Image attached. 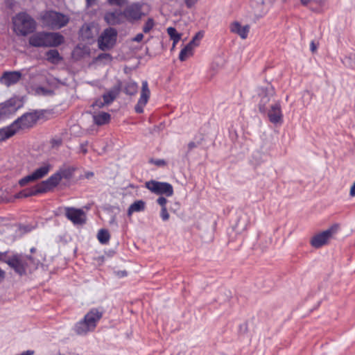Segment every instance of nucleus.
I'll list each match as a JSON object with an SVG mask.
<instances>
[{
  "instance_id": "nucleus-14",
  "label": "nucleus",
  "mask_w": 355,
  "mask_h": 355,
  "mask_svg": "<svg viewBox=\"0 0 355 355\" xmlns=\"http://www.w3.org/2000/svg\"><path fill=\"white\" fill-rule=\"evenodd\" d=\"M150 96V91L148 87V84L146 80L142 82L141 90L140 92V97L135 107V110L137 113H142L144 112V107Z\"/></svg>"
},
{
  "instance_id": "nucleus-27",
  "label": "nucleus",
  "mask_w": 355,
  "mask_h": 355,
  "mask_svg": "<svg viewBox=\"0 0 355 355\" xmlns=\"http://www.w3.org/2000/svg\"><path fill=\"white\" fill-rule=\"evenodd\" d=\"M167 33L170 36L171 39L173 40V48L174 49L176 44L181 39V34L178 33L176 31V29L173 27H168L167 28Z\"/></svg>"
},
{
  "instance_id": "nucleus-54",
  "label": "nucleus",
  "mask_w": 355,
  "mask_h": 355,
  "mask_svg": "<svg viewBox=\"0 0 355 355\" xmlns=\"http://www.w3.org/2000/svg\"><path fill=\"white\" fill-rule=\"evenodd\" d=\"M90 175H92V173L88 174V175H87V178H89V176H90Z\"/></svg>"
},
{
  "instance_id": "nucleus-1",
  "label": "nucleus",
  "mask_w": 355,
  "mask_h": 355,
  "mask_svg": "<svg viewBox=\"0 0 355 355\" xmlns=\"http://www.w3.org/2000/svg\"><path fill=\"white\" fill-rule=\"evenodd\" d=\"M102 315V312L98 309H92L85 315L83 320L75 324L74 331L78 335H86L89 332L93 331Z\"/></svg>"
},
{
  "instance_id": "nucleus-6",
  "label": "nucleus",
  "mask_w": 355,
  "mask_h": 355,
  "mask_svg": "<svg viewBox=\"0 0 355 355\" xmlns=\"http://www.w3.org/2000/svg\"><path fill=\"white\" fill-rule=\"evenodd\" d=\"M6 262L16 273L21 276L26 274L28 267L31 265L35 266L38 264L39 261H35L31 256L16 254L10 257Z\"/></svg>"
},
{
  "instance_id": "nucleus-29",
  "label": "nucleus",
  "mask_w": 355,
  "mask_h": 355,
  "mask_svg": "<svg viewBox=\"0 0 355 355\" xmlns=\"http://www.w3.org/2000/svg\"><path fill=\"white\" fill-rule=\"evenodd\" d=\"M97 239L101 244H107L110 239V234L107 230L101 229L97 234Z\"/></svg>"
},
{
  "instance_id": "nucleus-16",
  "label": "nucleus",
  "mask_w": 355,
  "mask_h": 355,
  "mask_svg": "<svg viewBox=\"0 0 355 355\" xmlns=\"http://www.w3.org/2000/svg\"><path fill=\"white\" fill-rule=\"evenodd\" d=\"M104 19L110 25H118L123 24L125 20L123 17V11L114 10L105 14Z\"/></svg>"
},
{
  "instance_id": "nucleus-2",
  "label": "nucleus",
  "mask_w": 355,
  "mask_h": 355,
  "mask_svg": "<svg viewBox=\"0 0 355 355\" xmlns=\"http://www.w3.org/2000/svg\"><path fill=\"white\" fill-rule=\"evenodd\" d=\"M13 31L18 35L26 36L36 28L35 21L27 13L20 12L12 18Z\"/></svg>"
},
{
  "instance_id": "nucleus-38",
  "label": "nucleus",
  "mask_w": 355,
  "mask_h": 355,
  "mask_svg": "<svg viewBox=\"0 0 355 355\" xmlns=\"http://www.w3.org/2000/svg\"><path fill=\"white\" fill-rule=\"evenodd\" d=\"M203 36L204 34L202 32H198L195 35V36L193 38H194V40H196L200 43V41L203 37Z\"/></svg>"
},
{
  "instance_id": "nucleus-53",
  "label": "nucleus",
  "mask_w": 355,
  "mask_h": 355,
  "mask_svg": "<svg viewBox=\"0 0 355 355\" xmlns=\"http://www.w3.org/2000/svg\"><path fill=\"white\" fill-rule=\"evenodd\" d=\"M90 175H92V173L88 174V175H87V178H89V176H90Z\"/></svg>"
},
{
  "instance_id": "nucleus-17",
  "label": "nucleus",
  "mask_w": 355,
  "mask_h": 355,
  "mask_svg": "<svg viewBox=\"0 0 355 355\" xmlns=\"http://www.w3.org/2000/svg\"><path fill=\"white\" fill-rule=\"evenodd\" d=\"M21 78V73L19 71H7L3 73L0 78L1 84L8 87L17 83Z\"/></svg>"
},
{
  "instance_id": "nucleus-8",
  "label": "nucleus",
  "mask_w": 355,
  "mask_h": 355,
  "mask_svg": "<svg viewBox=\"0 0 355 355\" xmlns=\"http://www.w3.org/2000/svg\"><path fill=\"white\" fill-rule=\"evenodd\" d=\"M22 106V101L17 97H12L0 103V122L14 114Z\"/></svg>"
},
{
  "instance_id": "nucleus-55",
  "label": "nucleus",
  "mask_w": 355,
  "mask_h": 355,
  "mask_svg": "<svg viewBox=\"0 0 355 355\" xmlns=\"http://www.w3.org/2000/svg\"><path fill=\"white\" fill-rule=\"evenodd\" d=\"M260 1H261V4H263V0H261Z\"/></svg>"
},
{
  "instance_id": "nucleus-41",
  "label": "nucleus",
  "mask_w": 355,
  "mask_h": 355,
  "mask_svg": "<svg viewBox=\"0 0 355 355\" xmlns=\"http://www.w3.org/2000/svg\"><path fill=\"white\" fill-rule=\"evenodd\" d=\"M349 194L352 197L355 196V181L354 183L351 187Z\"/></svg>"
},
{
  "instance_id": "nucleus-3",
  "label": "nucleus",
  "mask_w": 355,
  "mask_h": 355,
  "mask_svg": "<svg viewBox=\"0 0 355 355\" xmlns=\"http://www.w3.org/2000/svg\"><path fill=\"white\" fill-rule=\"evenodd\" d=\"M62 178L60 172L53 174L46 180L42 182L40 184L36 185L34 188L28 191H22L17 194L16 198H23L31 196H35L38 193H45L53 187L57 186Z\"/></svg>"
},
{
  "instance_id": "nucleus-31",
  "label": "nucleus",
  "mask_w": 355,
  "mask_h": 355,
  "mask_svg": "<svg viewBox=\"0 0 355 355\" xmlns=\"http://www.w3.org/2000/svg\"><path fill=\"white\" fill-rule=\"evenodd\" d=\"M154 25V20L152 18H148L143 27V31L146 33H149L153 29Z\"/></svg>"
},
{
  "instance_id": "nucleus-48",
  "label": "nucleus",
  "mask_w": 355,
  "mask_h": 355,
  "mask_svg": "<svg viewBox=\"0 0 355 355\" xmlns=\"http://www.w3.org/2000/svg\"><path fill=\"white\" fill-rule=\"evenodd\" d=\"M88 5H92L95 0H86Z\"/></svg>"
},
{
  "instance_id": "nucleus-51",
  "label": "nucleus",
  "mask_w": 355,
  "mask_h": 355,
  "mask_svg": "<svg viewBox=\"0 0 355 355\" xmlns=\"http://www.w3.org/2000/svg\"><path fill=\"white\" fill-rule=\"evenodd\" d=\"M38 90H41L42 92L44 93V89L43 88H39Z\"/></svg>"
},
{
  "instance_id": "nucleus-10",
  "label": "nucleus",
  "mask_w": 355,
  "mask_h": 355,
  "mask_svg": "<svg viewBox=\"0 0 355 355\" xmlns=\"http://www.w3.org/2000/svg\"><path fill=\"white\" fill-rule=\"evenodd\" d=\"M51 168V165L49 163H44L41 166L35 169L32 173L21 178L19 181L21 187H24L31 182H35L46 176Z\"/></svg>"
},
{
  "instance_id": "nucleus-15",
  "label": "nucleus",
  "mask_w": 355,
  "mask_h": 355,
  "mask_svg": "<svg viewBox=\"0 0 355 355\" xmlns=\"http://www.w3.org/2000/svg\"><path fill=\"white\" fill-rule=\"evenodd\" d=\"M250 30V25H242L239 21H234L230 24V32L239 35L243 40H245L248 37Z\"/></svg>"
},
{
  "instance_id": "nucleus-52",
  "label": "nucleus",
  "mask_w": 355,
  "mask_h": 355,
  "mask_svg": "<svg viewBox=\"0 0 355 355\" xmlns=\"http://www.w3.org/2000/svg\"><path fill=\"white\" fill-rule=\"evenodd\" d=\"M90 175H92V173L88 174V175H87V178H89V176H90Z\"/></svg>"
},
{
  "instance_id": "nucleus-4",
  "label": "nucleus",
  "mask_w": 355,
  "mask_h": 355,
  "mask_svg": "<svg viewBox=\"0 0 355 355\" xmlns=\"http://www.w3.org/2000/svg\"><path fill=\"white\" fill-rule=\"evenodd\" d=\"M149 6L144 2H134L128 4L123 10V17L129 23L134 24L148 15Z\"/></svg>"
},
{
  "instance_id": "nucleus-18",
  "label": "nucleus",
  "mask_w": 355,
  "mask_h": 355,
  "mask_svg": "<svg viewBox=\"0 0 355 355\" xmlns=\"http://www.w3.org/2000/svg\"><path fill=\"white\" fill-rule=\"evenodd\" d=\"M29 44L35 47H46V32H37L32 35L28 40Z\"/></svg>"
},
{
  "instance_id": "nucleus-50",
  "label": "nucleus",
  "mask_w": 355,
  "mask_h": 355,
  "mask_svg": "<svg viewBox=\"0 0 355 355\" xmlns=\"http://www.w3.org/2000/svg\"><path fill=\"white\" fill-rule=\"evenodd\" d=\"M35 251V248H32L31 249V252H34Z\"/></svg>"
},
{
  "instance_id": "nucleus-42",
  "label": "nucleus",
  "mask_w": 355,
  "mask_h": 355,
  "mask_svg": "<svg viewBox=\"0 0 355 355\" xmlns=\"http://www.w3.org/2000/svg\"><path fill=\"white\" fill-rule=\"evenodd\" d=\"M196 146H197L196 144L193 141H191L188 144L189 150H192L193 148H196Z\"/></svg>"
},
{
  "instance_id": "nucleus-9",
  "label": "nucleus",
  "mask_w": 355,
  "mask_h": 355,
  "mask_svg": "<svg viewBox=\"0 0 355 355\" xmlns=\"http://www.w3.org/2000/svg\"><path fill=\"white\" fill-rule=\"evenodd\" d=\"M117 31L113 28L105 29L98 39V48L107 51L114 47L116 42Z\"/></svg>"
},
{
  "instance_id": "nucleus-44",
  "label": "nucleus",
  "mask_w": 355,
  "mask_h": 355,
  "mask_svg": "<svg viewBox=\"0 0 355 355\" xmlns=\"http://www.w3.org/2000/svg\"><path fill=\"white\" fill-rule=\"evenodd\" d=\"M4 277L5 272L0 268V282L4 279Z\"/></svg>"
},
{
  "instance_id": "nucleus-49",
  "label": "nucleus",
  "mask_w": 355,
  "mask_h": 355,
  "mask_svg": "<svg viewBox=\"0 0 355 355\" xmlns=\"http://www.w3.org/2000/svg\"><path fill=\"white\" fill-rule=\"evenodd\" d=\"M126 275V272L125 271L121 272V276Z\"/></svg>"
},
{
  "instance_id": "nucleus-32",
  "label": "nucleus",
  "mask_w": 355,
  "mask_h": 355,
  "mask_svg": "<svg viewBox=\"0 0 355 355\" xmlns=\"http://www.w3.org/2000/svg\"><path fill=\"white\" fill-rule=\"evenodd\" d=\"M112 59V58L109 53H101L97 57V60L104 62L105 63H110Z\"/></svg>"
},
{
  "instance_id": "nucleus-26",
  "label": "nucleus",
  "mask_w": 355,
  "mask_h": 355,
  "mask_svg": "<svg viewBox=\"0 0 355 355\" xmlns=\"http://www.w3.org/2000/svg\"><path fill=\"white\" fill-rule=\"evenodd\" d=\"M138 90V85L137 83L130 80L127 82L124 86V92L128 95H135Z\"/></svg>"
},
{
  "instance_id": "nucleus-37",
  "label": "nucleus",
  "mask_w": 355,
  "mask_h": 355,
  "mask_svg": "<svg viewBox=\"0 0 355 355\" xmlns=\"http://www.w3.org/2000/svg\"><path fill=\"white\" fill-rule=\"evenodd\" d=\"M199 44L200 43L198 41L194 40V38H192L190 42H189L187 45L194 49L196 47L199 46Z\"/></svg>"
},
{
  "instance_id": "nucleus-45",
  "label": "nucleus",
  "mask_w": 355,
  "mask_h": 355,
  "mask_svg": "<svg viewBox=\"0 0 355 355\" xmlns=\"http://www.w3.org/2000/svg\"><path fill=\"white\" fill-rule=\"evenodd\" d=\"M300 2L302 5L307 6L311 2V0H300Z\"/></svg>"
},
{
  "instance_id": "nucleus-23",
  "label": "nucleus",
  "mask_w": 355,
  "mask_h": 355,
  "mask_svg": "<svg viewBox=\"0 0 355 355\" xmlns=\"http://www.w3.org/2000/svg\"><path fill=\"white\" fill-rule=\"evenodd\" d=\"M146 208V202L142 200H139L130 205L128 209V215L131 216L135 212L142 211Z\"/></svg>"
},
{
  "instance_id": "nucleus-20",
  "label": "nucleus",
  "mask_w": 355,
  "mask_h": 355,
  "mask_svg": "<svg viewBox=\"0 0 355 355\" xmlns=\"http://www.w3.org/2000/svg\"><path fill=\"white\" fill-rule=\"evenodd\" d=\"M64 37L59 33L46 32V47L58 46L64 42Z\"/></svg>"
},
{
  "instance_id": "nucleus-25",
  "label": "nucleus",
  "mask_w": 355,
  "mask_h": 355,
  "mask_svg": "<svg viewBox=\"0 0 355 355\" xmlns=\"http://www.w3.org/2000/svg\"><path fill=\"white\" fill-rule=\"evenodd\" d=\"M46 55L47 60L53 64L58 63L62 60L59 52L55 49L49 50Z\"/></svg>"
},
{
  "instance_id": "nucleus-36",
  "label": "nucleus",
  "mask_w": 355,
  "mask_h": 355,
  "mask_svg": "<svg viewBox=\"0 0 355 355\" xmlns=\"http://www.w3.org/2000/svg\"><path fill=\"white\" fill-rule=\"evenodd\" d=\"M108 2L111 5L121 6L125 3V0H108Z\"/></svg>"
},
{
  "instance_id": "nucleus-24",
  "label": "nucleus",
  "mask_w": 355,
  "mask_h": 355,
  "mask_svg": "<svg viewBox=\"0 0 355 355\" xmlns=\"http://www.w3.org/2000/svg\"><path fill=\"white\" fill-rule=\"evenodd\" d=\"M15 134V130L13 129V126H11V125L0 128V142L10 138Z\"/></svg>"
},
{
  "instance_id": "nucleus-34",
  "label": "nucleus",
  "mask_w": 355,
  "mask_h": 355,
  "mask_svg": "<svg viewBox=\"0 0 355 355\" xmlns=\"http://www.w3.org/2000/svg\"><path fill=\"white\" fill-rule=\"evenodd\" d=\"M157 203L161 207V208L166 207V203L168 202L166 197L164 196H159L156 200Z\"/></svg>"
},
{
  "instance_id": "nucleus-39",
  "label": "nucleus",
  "mask_w": 355,
  "mask_h": 355,
  "mask_svg": "<svg viewBox=\"0 0 355 355\" xmlns=\"http://www.w3.org/2000/svg\"><path fill=\"white\" fill-rule=\"evenodd\" d=\"M144 38V35L142 33H138L133 39L132 41L139 42Z\"/></svg>"
},
{
  "instance_id": "nucleus-43",
  "label": "nucleus",
  "mask_w": 355,
  "mask_h": 355,
  "mask_svg": "<svg viewBox=\"0 0 355 355\" xmlns=\"http://www.w3.org/2000/svg\"><path fill=\"white\" fill-rule=\"evenodd\" d=\"M80 150L83 153H86L87 152V148H86V144H81L80 146Z\"/></svg>"
},
{
  "instance_id": "nucleus-5",
  "label": "nucleus",
  "mask_w": 355,
  "mask_h": 355,
  "mask_svg": "<svg viewBox=\"0 0 355 355\" xmlns=\"http://www.w3.org/2000/svg\"><path fill=\"white\" fill-rule=\"evenodd\" d=\"M42 23L51 29H60L69 21V16L59 12L48 10L41 15Z\"/></svg>"
},
{
  "instance_id": "nucleus-11",
  "label": "nucleus",
  "mask_w": 355,
  "mask_h": 355,
  "mask_svg": "<svg viewBox=\"0 0 355 355\" xmlns=\"http://www.w3.org/2000/svg\"><path fill=\"white\" fill-rule=\"evenodd\" d=\"M338 229V225H335L331 227L329 229L315 235L311 239V245L315 248H319L325 245L332 237V236L337 232Z\"/></svg>"
},
{
  "instance_id": "nucleus-21",
  "label": "nucleus",
  "mask_w": 355,
  "mask_h": 355,
  "mask_svg": "<svg viewBox=\"0 0 355 355\" xmlns=\"http://www.w3.org/2000/svg\"><path fill=\"white\" fill-rule=\"evenodd\" d=\"M103 102L101 101H97L93 104V107H101L104 105H108L111 103L116 98V94L113 91H110L107 93L103 94Z\"/></svg>"
},
{
  "instance_id": "nucleus-7",
  "label": "nucleus",
  "mask_w": 355,
  "mask_h": 355,
  "mask_svg": "<svg viewBox=\"0 0 355 355\" xmlns=\"http://www.w3.org/2000/svg\"><path fill=\"white\" fill-rule=\"evenodd\" d=\"M145 187L150 192L158 196L171 197L174 193L173 186L166 182L150 180L145 183Z\"/></svg>"
},
{
  "instance_id": "nucleus-46",
  "label": "nucleus",
  "mask_w": 355,
  "mask_h": 355,
  "mask_svg": "<svg viewBox=\"0 0 355 355\" xmlns=\"http://www.w3.org/2000/svg\"><path fill=\"white\" fill-rule=\"evenodd\" d=\"M315 49H316V46H315L314 42H312L311 43V51L314 52Z\"/></svg>"
},
{
  "instance_id": "nucleus-33",
  "label": "nucleus",
  "mask_w": 355,
  "mask_h": 355,
  "mask_svg": "<svg viewBox=\"0 0 355 355\" xmlns=\"http://www.w3.org/2000/svg\"><path fill=\"white\" fill-rule=\"evenodd\" d=\"M160 217L163 221H167L169 219L170 215L166 207L161 208Z\"/></svg>"
},
{
  "instance_id": "nucleus-12",
  "label": "nucleus",
  "mask_w": 355,
  "mask_h": 355,
  "mask_svg": "<svg viewBox=\"0 0 355 355\" xmlns=\"http://www.w3.org/2000/svg\"><path fill=\"white\" fill-rule=\"evenodd\" d=\"M38 119V116L35 113H26L21 117L15 120L11 126H13L15 132L16 133L20 129H25L32 127Z\"/></svg>"
},
{
  "instance_id": "nucleus-19",
  "label": "nucleus",
  "mask_w": 355,
  "mask_h": 355,
  "mask_svg": "<svg viewBox=\"0 0 355 355\" xmlns=\"http://www.w3.org/2000/svg\"><path fill=\"white\" fill-rule=\"evenodd\" d=\"M268 116L272 123H281L282 122V113L279 103H275L270 107Z\"/></svg>"
},
{
  "instance_id": "nucleus-40",
  "label": "nucleus",
  "mask_w": 355,
  "mask_h": 355,
  "mask_svg": "<svg viewBox=\"0 0 355 355\" xmlns=\"http://www.w3.org/2000/svg\"><path fill=\"white\" fill-rule=\"evenodd\" d=\"M198 0H185L186 4L187 7L191 8L192 7Z\"/></svg>"
},
{
  "instance_id": "nucleus-35",
  "label": "nucleus",
  "mask_w": 355,
  "mask_h": 355,
  "mask_svg": "<svg viewBox=\"0 0 355 355\" xmlns=\"http://www.w3.org/2000/svg\"><path fill=\"white\" fill-rule=\"evenodd\" d=\"M151 162L158 166H164L166 164V161L162 159L152 160Z\"/></svg>"
},
{
  "instance_id": "nucleus-13",
  "label": "nucleus",
  "mask_w": 355,
  "mask_h": 355,
  "mask_svg": "<svg viewBox=\"0 0 355 355\" xmlns=\"http://www.w3.org/2000/svg\"><path fill=\"white\" fill-rule=\"evenodd\" d=\"M65 215L74 225H83L86 222V214L81 209L66 207Z\"/></svg>"
},
{
  "instance_id": "nucleus-30",
  "label": "nucleus",
  "mask_w": 355,
  "mask_h": 355,
  "mask_svg": "<svg viewBox=\"0 0 355 355\" xmlns=\"http://www.w3.org/2000/svg\"><path fill=\"white\" fill-rule=\"evenodd\" d=\"M80 33L83 38L89 39L93 37V34L91 31V26L88 24L83 25Z\"/></svg>"
},
{
  "instance_id": "nucleus-28",
  "label": "nucleus",
  "mask_w": 355,
  "mask_h": 355,
  "mask_svg": "<svg viewBox=\"0 0 355 355\" xmlns=\"http://www.w3.org/2000/svg\"><path fill=\"white\" fill-rule=\"evenodd\" d=\"M194 49L189 46L186 45L180 52L179 59L180 61H184L193 55Z\"/></svg>"
},
{
  "instance_id": "nucleus-22",
  "label": "nucleus",
  "mask_w": 355,
  "mask_h": 355,
  "mask_svg": "<svg viewBox=\"0 0 355 355\" xmlns=\"http://www.w3.org/2000/svg\"><path fill=\"white\" fill-rule=\"evenodd\" d=\"M93 119L94 123L98 125H102L107 123L110 120V114L104 112L94 114Z\"/></svg>"
},
{
  "instance_id": "nucleus-47",
  "label": "nucleus",
  "mask_w": 355,
  "mask_h": 355,
  "mask_svg": "<svg viewBox=\"0 0 355 355\" xmlns=\"http://www.w3.org/2000/svg\"><path fill=\"white\" fill-rule=\"evenodd\" d=\"M6 254V252H0V260H1Z\"/></svg>"
}]
</instances>
